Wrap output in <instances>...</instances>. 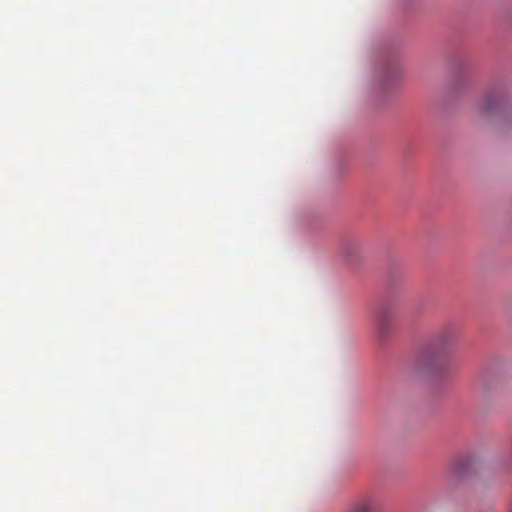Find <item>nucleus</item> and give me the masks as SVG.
Returning a JSON list of instances; mask_svg holds the SVG:
<instances>
[{"instance_id": "f03ea898", "label": "nucleus", "mask_w": 512, "mask_h": 512, "mask_svg": "<svg viewBox=\"0 0 512 512\" xmlns=\"http://www.w3.org/2000/svg\"><path fill=\"white\" fill-rule=\"evenodd\" d=\"M373 323L376 335L379 340H388L394 329L392 311L386 307L379 308L374 313Z\"/></svg>"}, {"instance_id": "7ed1b4c3", "label": "nucleus", "mask_w": 512, "mask_h": 512, "mask_svg": "<svg viewBox=\"0 0 512 512\" xmlns=\"http://www.w3.org/2000/svg\"><path fill=\"white\" fill-rule=\"evenodd\" d=\"M349 512H378V504L373 498H363L356 502Z\"/></svg>"}, {"instance_id": "f257e3e1", "label": "nucleus", "mask_w": 512, "mask_h": 512, "mask_svg": "<svg viewBox=\"0 0 512 512\" xmlns=\"http://www.w3.org/2000/svg\"><path fill=\"white\" fill-rule=\"evenodd\" d=\"M453 337V332L450 330H444L438 333L423 351V364L434 366L445 355L447 347L452 342Z\"/></svg>"}, {"instance_id": "20e7f679", "label": "nucleus", "mask_w": 512, "mask_h": 512, "mask_svg": "<svg viewBox=\"0 0 512 512\" xmlns=\"http://www.w3.org/2000/svg\"><path fill=\"white\" fill-rule=\"evenodd\" d=\"M500 102V96L496 93H490L486 96L484 110L488 113L493 112Z\"/></svg>"}, {"instance_id": "39448f33", "label": "nucleus", "mask_w": 512, "mask_h": 512, "mask_svg": "<svg viewBox=\"0 0 512 512\" xmlns=\"http://www.w3.org/2000/svg\"><path fill=\"white\" fill-rule=\"evenodd\" d=\"M460 472H461V467H460V465H459V466H457V467H456V469H455L454 473H455V474H459Z\"/></svg>"}]
</instances>
